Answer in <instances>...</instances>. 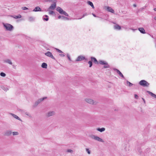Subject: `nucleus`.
I'll return each instance as SVG.
<instances>
[{
	"label": "nucleus",
	"instance_id": "bb28decb",
	"mask_svg": "<svg viewBox=\"0 0 156 156\" xmlns=\"http://www.w3.org/2000/svg\"><path fill=\"white\" fill-rule=\"evenodd\" d=\"M87 3H88V4L90 5V6H91V7L93 8V9H94V5H93V3L90 1H88L87 2Z\"/></svg>",
	"mask_w": 156,
	"mask_h": 156
},
{
	"label": "nucleus",
	"instance_id": "a18cd8bd",
	"mask_svg": "<svg viewBox=\"0 0 156 156\" xmlns=\"http://www.w3.org/2000/svg\"><path fill=\"white\" fill-rule=\"evenodd\" d=\"M22 9L23 10H25L28 9V8L26 7H22Z\"/></svg>",
	"mask_w": 156,
	"mask_h": 156
},
{
	"label": "nucleus",
	"instance_id": "49530a36",
	"mask_svg": "<svg viewBox=\"0 0 156 156\" xmlns=\"http://www.w3.org/2000/svg\"><path fill=\"white\" fill-rule=\"evenodd\" d=\"M67 57L68 58V59H69V60L70 61H71V58H70V56H69V54H67Z\"/></svg>",
	"mask_w": 156,
	"mask_h": 156
},
{
	"label": "nucleus",
	"instance_id": "a19ab883",
	"mask_svg": "<svg viewBox=\"0 0 156 156\" xmlns=\"http://www.w3.org/2000/svg\"><path fill=\"white\" fill-rule=\"evenodd\" d=\"M62 14H63L66 16H69V15L65 11H64Z\"/></svg>",
	"mask_w": 156,
	"mask_h": 156
},
{
	"label": "nucleus",
	"instance_id": "2eb2a0df",
	"mask_svg": "<svg viewBox=\"0 0 156 156\" xmlns=\"http://www.w3.org/2000/svg\"><path fill=\"white\" fill-rule=\"evenodd\" d=\"M1 88L5 91H6L9 90L8 87L6 85H3L1 86Z\"/></svg>",
	"mask_w": 156,
	"mask_h": 156
},
{
	"label": "nucleus",
	"instance_id": "5701e85b",
	"mask_svg": "<svg viewBox=\"0 0 156 156\" xmlns=\"http://www.w3.org/2000/svg\"><path fill=\"white\" fill-rule=\"evenodd\" d=\"M11 114L12 115V116L14 118L16 119H17L18 120L21 121V119L17 115H15L11 113Z\"/></svg>",
	"mask_w": 156,
	"mask_h": 156
},
{
	"label": "nucleus",
	"instance_id": "72a5a7b5",
	"mask_svg": "<svg viewBox=\"0 0 156 156\" xmlns=\"http://www.w3.org/2000/svg\"><path fill=\"white\" fill-rule=\"evenodd\" d=\"M88 63L89 64V67H91L92 65V61H89L88 62Z\"/></svg>",
	"mask_w": 156,
	"mask_h": 156
},
{
	"label": "nucleus",
	"instance_id": "9b49d317",
	"mask_svg": "<svg viewBox=\"0 0 156 156\" xmlns=\"http://www.w3.org/2000/svg\"><path fill=\"white\" fill-rule=\"evenodd\" d=\"M56 10L59 12L60 14H62L64 11L59 7H58L56 9Z\"/></svg>",
	"mask_w": 156,
	"mask_h": 156
},
{
	"label": "nucleus",
	"instance_id": "09e8293b",
	"mask_svg": "<svg viewBox=\"0 0 156 156\" xmlns=\"http://www.w3.org/2000/svg\"><path fill=\"white\" fill-rule=\"evenodd\" d=\"M59 55L61 57H64L65 56L64 54H62H62H60Z\"/></svg>",
	"mask_w": 156,
	"mask_h": 156
},
{
	"label": "nucleus",
	"instance_id": "f704fd0d",
	"mask_svg": "<svg viewBox=\"0 0 156 156\" xmlns=\"http://www.w3.org/2000/svg\"><path fill=\"white\" fill-rule=\"evenodd\" d=\"M0 75L2 77H5L6 76V74L3 72H1L0 74Z\"/></svg>",
	"mask_w": 156,
	"mask_h": 156
},
{
	"label": "nucleus",
	"instance_id": "c03bdc74",
	"mask_svg": "<svg viewBox=\"0 0 156 156\" xmlns=\"http://www.w3.org/2000/svg\"><path fill=\"white\" fill-rule=\"evenodd\" d=\"M67 152L69 153H72L73 152V151L71 149H68L67 150Z\"/></svg>",
	"mask_w": 156,
	"mask_h": 156
},
{
	"label": "nucleus",
	"instance_id": "6ab92c4d",
	"mask_svg": "<svg viewBox=\"0 0 156 156\" xmlns=\"http://www.w3.org/2000/svg\"><path fill=\"white\" fill-rule=\"evenodd\" d=\"M149 94H150L151 96L152 97L154 98H156V95L155 94H153L152 92L149 91H147Z\"/></svg>",
	"mask_w": 156,
	"mask_h": 156
},
{
	"label": "nucleus",
	"instance_id": "4468645a",
	"mask_svg": "<svg viewBox=\"0 0 156 156\" xmlns=\"http://www.w3.org/2000/svg\"><path fill=\"white\" fill-rule=\"evenodd\" d=\"M34 12L41 11V9L39 6L36 7L33 10Z\"/></svg>",
	"mask_w": 156,
	"mask_h": 156
},
{
	"label": "nucleus",
	"instance_id": "a878e982",
	"mask_svg": "<svg viewBox=\"0 0 156 156\" xmlns=\"http://www.w3.org/2000/svg\"><path fill=\"white\" fill-rule=\"evenodd\" d=\"M35 18L32 16H29L28 18V20L32 22L34 21Z\"/></svg>",
	"mask_w": 156,
	"mask_h": 156
},
{
	"label": "nucleus",
	"instance_id": "ea45409f",
	"mask_svg": "<svg viewBox=\"0 0 156 156\" xmlns=\"http://www.w3.org/2000/svg\"><path fill=\"white\" fill-rule=\"evenodd\" d=\"M86 151L89 154H90V151L89 149L88 148H86Z\"/></svg>",
	"mask_w": 156,
	"mask_h": 156
},
{
	"label": "nucleus",
	"instance_id": "de8ad7c7",
	"mask_svg": "<svg viewBox=\"0 0 156 156\" xmlns=\"http://www.w3.org/2000/svg\"><path fill=\"white\" fill-rule=\"evenodd\" d=\"M87 13H85L83 15V16L81 18H80L79 19H81L82 18H83V17H84L85 16H87Z\"/></svg>",
	"mask_w": 156,
	"mask_h": 156
},
{
	"label": "nucleus",
	"instance_id": "6e6d98bb",
	"mask_svg": "<svg viewBox=\"0 0 156 156\" xmlns=\"http://www.w3.org/2000/svg\"><path fill=\"white\" fill-rule=\"evenodd\" d=\"M133 6L134 7H136V4H133Z\"/></svg>",
	"mask_w": 156,
	"mask_h": 156
},
{
	"label": "nucleus",
	"instance_id": "ddd939ff",
	"mask_svg": "<svg viewBox=\"0 0 156 156\" xmlns=\"http://www.w3.org/2000/svg\"><path fill=\"white\" fill-rule=\"evenodd\" d=\"M4 62L5 63H7L11 65H12V62L11 60L9 59L4 60Z\"/></svg>",
	"mask_w": 156,
	"mask_h": 156
},
{
	"label": "nucleus",
	"instance_id": "f257e3e1",
	"mask_svg": "<svg viewBox=\"0 0 156 156\" xmlns=\"http://www.w3.org/2000/svg\"><path fill=\"white\" fill-rule=\"evenodd\" d=\"M90 137L92 139L97 140L99 142H104V140L102 139L96 135L92 134L90 135Z\"/></svg>",
	"mask_w": 156,
	"mask_h": 156
},
{
	"label": "nucleus",
	"instance_id": "e433bc0d",
	"mask_svg": "<svg viewBox=\"0 0 156 156\" xmlns=\"http://www.w3.org/2000/svg\"><path fill=\"white\" fill-rule=\"evenodd\" d=\"M55 49L56 50L57 52L60 53H63V52L62 51L59 49H58L55 48Z\"/></svg>",
	"mask_w": 156,
	"mask_h": 156
},
{
	"label": "nucleus",
	"instance_id": "2f4dec72",
	"mask_svg": "<svg viewBox=\"0 0 156 156\" xmlns=\"http://www.w3.org/2000/svg\"><path fill=\"white\" fill-rule=\"evenodd\" d=\"M12 133L13 136L18 135L19 134L18 132H12Z\"/></svg>",
	"mask_w": 156,
	"mask_h": 156
},
{
	"label": "nucleus",
	"instance_id": "cd10ccee",
	"mask_svg": "<svg viewBox=\"0 0 156 156\" xmlns=\"http://www.w3.org/2000/svg\"><path fill=\"white\" fill-rule=\"evenodd\" d=\"M12 16L16 19L20 18L21 17V16L20 15H19L18 16Z\"/></svg>",
	"mask_w": 156,
	"mask_h": 156
},
{
	"label": "nucleus",
	"instance_id": "0eeeda50",
	"mask_svg": "<svg viewBox=\"0 0 156 156\" xmlns=\"http://www.w3.org/2000/svg\"><path fill=\"white\" fill-rule=\"evenodd\" d=\"M45 55L47 56L51 57L53 59L55 60L52 54L50 51H48L47 52L45 53Z\"/></svg>",
	"mask_w": 156,
	"mask_h": 156
},
{
	"label": "nucleus",
	"instance_id": "37998d69",
	"mask_svg": "<svg viewBox=\"0 0 156 156\" xmlns=\"http://www.w3.org/2000/svg\"><path fill=\"white\" fill-rule=\"evenodd\" d=\"M18 110L19 111H20V112H21L22 113H24L25 112V111L24 110H22V109H19Z\"/></svg>",
	"mask_w": 156,
	"mask_h": 156
},
{
	"label": "nucleus",
	"instance_id": "c9c22d12",
	"mask_svg": "<svg viewBox=\"0 0 156 156\" xmlns=\"http://www.w3.org/2000/svg\"><path fill=\"white\" fill-rule=\"evenodd\" d=\"M69 19L67 17L64 16H62V20H68Z\"/></svg>",
	"mask_w": 156,
	"mask_h": 156
},
{
	"label": "nucleus",
	"instance_id": "6e6552de",
	"mask_svg": "<svg viewBox=\"0 0 156 156\" xmlns=\"http://www.w3.org/2000/svg\"><path fill=\"white\" fill-rule=\"evenodd\" d=\"M84 59H85V60H87V59L85 58V57L83 56L80 55L77 58V59H76V61H81L82 60H83Z\"/></svg>",
	"mask_w": 156,
	"mask_h": 156
},
{
	"label": "nucleus",
	"instance_id": "58836bf2",
	"mask_svg": "<svg viewBox=\"0 0 156 156\" xmlns=\"http://www.w3.org/2000/svg\"><path fill=\"white\" fill-rule=\"evenodd\" d=\"M49 14L50 15H52L55 14V13L54 11H49Z\"/></svg>",
	"mask_w": 156,
	"mask_h": 156
},
{
	"label": "nucleus",
	"instance_id": "412c9836",
	"mask_svg": "<svg viewBox=\"0 0 156 156\" xmlns=\"http://www.w3.org/2000/svg\"><path fill=\"white\" fill-rule=\"evenodd\" d=\"M105 128L104 127L102 128H98L97 129V130L100 132H102L105 130Z\"/></svg>",
	"mask_w": 156,
	"mask_h": 156
},
{
	"label": "nucleus",
	"instance_id": "c756f323",
	"mask_svg": "<svg viewBox=\"0 0 156 156\" xmlns=\"http://www.w3.org/2000/svg\"><path fill=\"white\" fill-rule=\"evenodd\" d=\"M110 67V66L108 64L107 62H106V64L105 65L103 68H108Z\"/></svg>",
	"mask_w": 156,
	"mask_h": 156
},
{
	"label": "nucleus",
	"instance_id": "423d86ee",
	"mask_svg": "<svg viewBox=\"0 0 156 156\" xmlns=\"http://www.w3.org/2000/svg\"><path fill=\"white\" fill-rule=\"evenodd\" d=\"M86 101L87 102L93 105H96L97 103V102H94V101L91 99H87L86 100Z\"/></svg>",
	"mask_w": 156,
	"mask_h": 156
},
{
	"label": "nucleus",
	"instance_id": "393cba45",
	"mask_svg": "<svg viewBox=\"0 0 156 156\" xmlns=\"http://www.w3.org/2000/svg\"><path fill=\"white\" fill-rule=\"evenodd\" d=\"M47 63L45 62H43L42 63L41 65V67L43 68H47Z\"/></svg>",
	"mask_w": 156,
	"mask_h": 156
},
{
	"label": "nucleus",
	"instance_id": "dca6fc26",
	"mask_svg": "<svg viewBox=\"0 0 156 156\" xmlns=\"http://www.w3.org/2000/svg\"><path fill=\"white\" fill-rule=\"evenodd\" d=\"M91 60L92 61L94 62L95 64H98V61L95 58L92 57H91Z\"/></svg>",
	"mask_w": 156,
	"mask_h": 156
},
{
	"label": "nucleus",
	"instance_id": "aec40b11",
	"mask_svg": "<svg viewBox=\"0 0 156 156\" xmlns=\"http://www.w3.org/2000/svg\"><path fill=\"white\" fill-rule=\"evenodd\" d=\"M43 19L45 21H48V16L47 15H45L43 17Z\"/></svg>",
	"mask_w": 156,
	"mask_h": 156
},
{
	"label": "nucleus",
	"instance_id": "13d9d810",
	"mask_svg": "<svg viewBox=\"0 0 156 156\" xmlns=\"http://www.w3.org/2000/svg\"><path fill=\"white\" fill-rule=\"evenodd\" d=\"M154 19L155 20H156V16L154 17Z\"/></svg>",
	"mask_w": 156,
	"mask_h": 156
},
{
	"label": "nucleus",
	"instance_id": "4d7b16f0",
	"mask_svg": "<svg viewBox=\"0 0 156 156\" xmlns=\"http://www.w3.org/2000/svg\"><path fill=\"white\" fill-rule=\"evenodd\" d=\"M154 10L155 11H156V8H154Z\"/></svg>",
	"mask_w": 156,
	"mask_h": 156
},
{
	"label": "nucleus",
	"instance_id": "f03ea898",
	"mask_svg": "<svg viewBox=\"0 0 156 156\" xmlns=\"http://www.w3.org/2000/svg\"><path fill=\"white\" fill-rule=\"evenodd\" d=\"M4 26L7 30L11 31L13 29V26L12 25L9 23L4 24Z\"/></svg>",
	"mask_w": 156,
	"mask_h": 156
},
{
	"label": "nucleus",
	"instance_id": "4be33fe9",
	"mask_svg": "<svg viewBox=\"0 0 156 156\" xmlns=\"http://www.w3.org/2000/svg\"><path fill=\"white\" fill-rule=\"evenodd\" d=\"M114 28L115 29L117 30H119L121 29V26L117 24L114 26Z\"/></svg>",
	"mask_w": 156,
	"mask_h": 156
},
{
	"label": "nucleus",
	"instance_id": "8fccbe9b",
	"mask_svg": "<svg viewBox=\"0 0 156 156\" xmlns=\"http://www.w3.org/2000/svg\"><path fill=\"white\" fill-rule=\"evenodd\" d=\"M134 96L136 99H137L138 98V96L137 94H135Z\"/></svg>",
	"mask_w": 156,
	"mask_h": 156
},
{
	"label": "nucleus",
	"instance_id": "39448f33",
	"mask_svg": "<svg viewBox=\"0 0 156 156\" xmlns=\"http://www.w3.org/2000/svg\"><path fill=\"white\" fill-rule=\"evenodd\" d=\"M56 2H55L52 4L48 9V10L49 11L50 10H54L56 6Z\"/></svg>",
	"mask_w": 156,
	"mask_h": 156
},
{
	"label": "nucleus",
	"instance_id": "20e7f679",
	"mask_svg": "<svg viewBox=\"0 0 156 156\" xmlns=\"http://www.w3.org/2000/svg\"><path fill=\"white\" fill-rule=\"evenodd\" d=\"M47 98V97H44L38 99L35 102L34 105H33V107H36L41 102L43 101L45 99Z\"/></svg>",
	"mask_w": 156,
	"mask_h": 156
},
{
	"label": "nucleus",
	"instance_id": "c85d7f7f",
	"mask_svg": "<svg viewBox=\"0 0 156 156\" xmlns=\"http://www.w3.org/2000/svg\"><path fill=\"white\" fill-rule=\"evenodd\" d=\"M146 7V6H144L138 10V12H140L142 11H143V10L144 9H145Z\"/></svg>",
	"mask_w": 156,
	"mask_h": 156
},
{
	"label": "nucleus",
	"instance_id": "79ce46f5",
	"mask_svg": "<svg viewBox=\"0 0 156 156\" xmlns=\"http://www.w3.org/2000/svg\"><path fill=\"white\" fill-rule=\"evenodd\" d=\"M25 114L26 115H27V116H28L29 117H31L32 116L29 113L26 112H25Z\"/></svg>",
	"mask_w": 156,
	"mask_h": 156
},
{
	"label": "nucleus",
	"instance_id": "1a4fd4ad",
	"mask_svg": "<svg viewBox=\"0 0 156 156\" xmlns=\"http://www.w3.org/2000/svg\"><path fill=\"white\" fill-rule=\"evenodd\" d=\"M113 70L114 71H116L117 73L119 74V76H120L122 77L123 78H125V77L123 75L118 69H116V68H113Z\"/></svg>",
	"mask_w": 156,
	"mask_h": 156
},
{
	"label": "nucleus",
	"instance_id": "4c0bfd02",
	"mask_svg": "<svg viewBox=\"0 0 156 156\" xmlns=\"http://www.w3.org/2000/svg\"><path fill=\"white\" fill-rule=\"evenodd\" d=\"M47 1L49 2H52L53 3H54L55 2H57V1L56 0H47Z\"/></svg>",
	"mask_w": 156,
	"mask_h": 156
},
{
	"label": "nucleus",
	"instance_id": "864d4df0",
	"mask_svg": "<svg viewBox=\"0 0 156 156\" xmlns=\"http://www.w3.org/2000/svg\"><path fill=\"white\" fill-rule=\"evenodd\" d=\"M92 15L95 17H96V16L94 13H92Z\"/></svg>",
	"mask_w": 156,
	"mask_h": 156
},
{
	"label": "nucleus",
	"instance_id": "603ef678",
	"mask_svg": "<svg viewBox=\"0 0 156 156\" xmlns=\"http://www.w3.org/2000/svg\"><path fill=\"white\" fill-rule=\"evenodd\" d=\"M62 16L60 15L59 16L58 18V19H62Z\"/></svg>",
	"mask_w": 156,
	"mask_h": 156
},
{
	"label": "nucleus",
	"instance_id": "7c9ffc66",
	"mask_svg": "<svg viewBox=\"0 0 156 156\" xmlns=\"http://www.w3.org/2000/svg\"><path fill=\"white\" fill-rule=\"evenodd\" d=\"M126 83L128 85L129 87H131L132 86L133 84L131 83L130 82H129L127 80L126 81Z\"/></svg>",
	"mask_w": 156,
	"mask_h": 156
},
{
	"label": "nucleus",
	"instance_id": "7ed1b4c3",
	"mask_svg": "<svg viewBox=\"0 0 156 156\" xmlns=\"http://www.w3.org/2000/svg\"><path fill=\"white\" fill-rule=\"evenodd\" d=\"M139 84L140 85L143 87H148L150 84L144 80H142L139 82Z\"/></svg>",
	"mask_w": 156,
	"mask_h": 156
},
{
	"label": "nucleus",
	"instance_id": "9d476101",
	"mask_svg": "<svg viewBox=\"0 0 156 156\" xmlns=\"http://www.w3.org/2000/svg\"><path fill=\"white\" fill-rule=\"evenodd\" d=\"M12 133V132L10 130H7L4 133L5 135L7 136H9L11 135Z\"/></svg>",
	"mask_w": 156,
	"mask_h": 156
},
{
	"label": "nucleus",
	"instance_id": "a211bd4d",
	"mask_svg": "<svg viewBox=\"0 0 156 156\" xmlns=\"http://www.w3.org/2000/svg\"><path fill=\"white\" fill-rule=\"evenodd\" d=\"M139 30L140 31V32L143 34H144L145 33V31L143 28H138Z\"/></svg>",
	"mask_w": 156,
	"mask_h": 156
},
{
	"label": "nucleus",
	"instance_id": "473e14b6",
	"mask_svg": "<svg viewBox=\"0 0 156 156\" xmlns=\"http://www.w3.org/2000/svg\"><path fill=\"white\" fill-rule=\"evenodd\" d=\"M137 151H138V152H139V153L140 154H141L142 151V150H141V148L140 147H138L137 148Z\"/></svg>",
	"mask_w": 156,
	"mask_h": 156
},
{
	"label": "nucleus",
	"instance_id": "f3484780",
	"mask_svg": "<svg viewBox=\"0 0 156 156\" xmlns=\"http://www.w3.org/2000/svg\"><path fill=\"white\" fill-rule=\"evenodd\" d=\"M107 10L109 12H112V13H114V11L111 7L108 6L107 7Z\"/></svg>",
	"mask_w": 156,
	"mask_h": 156
},
{
	"label": "nucleus",
	"instance_id": "3c124183",
	"mask_svg": "<svg viewBox=\"0 0 156 156\" xmlns=\"http://www.w3.org/2000/svg\"><path fill=\"white\" fill-rule=\"evenodd\" d=\"M16 65H12L13 68L15 69H16Z\"/></svg>",
	"mask_w": 156,
	"mask_h": 156
},
{
	"label": "nucleus",
	"instance_id": "b1692460",
	"mask_svg": "<svg viewBox=\"0 0 156 156\" xmlns=\"http://www.w3.org/2000/svg\"><path fill=\"white\" fill-rule=\"evenodd\" d=\"M107 62L103 61V60H99V61L98 63H99L101 65H105L106 63Z\"/></svg>",
	"mask_w": 156,
	"mask_h": 156
},
{
	"label": "nucleus",
	"instance_id": "f8f14e48",
	"mask_svg": "<svg viewBox=\"0 0 156 156\" xmlns=\"http://www.w3.org/2000/svg\"><path fill=\"white\" fill-rule=\"evenodd\" d=\"M55 114V112L54 111H51L48 112L47 114V116L49 117L51 116H53Z\"/></svg>",
	"mask_w": 156,
	"mask_h": 156
},
{
	"label": "nucleus",
	"instance_id": "5fc2aeb1",
	"mask_svg": "<svg viewBox=\"0 0 156 156\" xmlns=\"http://www.w3.org/2000/svg\"><path fill=\"white\" fill-rule=\"evenodd\" d=\"M142 99H143V101H144V103H145V100H144V99L143 98H142Z\"/></svg>",
	"mask_w": 156,
	"mask_h": 156
}]
</instances>
